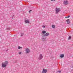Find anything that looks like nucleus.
<instances>
[{
	"label": "nucleus",
	"instance_id": "f03ea898",
	"mask_svg": "<svg viewBox=\"0 0 73 73\" xmlns=\"http://www.w3.org/2000/svg\"><path fill=\"white\" fill-rule=\"evenodd\" d=\"M25 52L26 53H29L31 52V51L28 48H26L25 49Z\"/></svg>",
	"mask_w": 73,
	"mask_h": 73
},
{
	"label": "nucleus",
	"instance_id": "1a4fd4ad",
	"mask_svg": "<svg viewBox=\"0 0 73 73\" xmlns=\"http://www.w3.org/2000/svg\"><path fill=\"white\" fill-rule=\"evenodd\" d=\"M25 22L26 23H29V20H25Z\"/></svg>",
	"mask_w": 73,
	"mask_h": 73
},
{
	"label": "nucleus",
	"instance_id": "423d86ee",
	"mask_svg": "<svg viewBox=\"0 0 73 73\" xmlns=\"http://www.w3.org/2000/svg\"><path fill=\"white\" fill-rule=\"evenodd\" d=\"M64 4L65 5H67L68 4V1H64L63 2Z\"/></svg>",
	"mask_w": 73,
	"mask_h": 73
},
{
	"label": "nucleus",
	"instance_id": "9b49d317",
	"mask_svg": "<svg viewBox=\"0 0 73 73\" xmlns=\"http://www.w3.org/2000/svg\"><path fill=\"white\" fill-rule=\"evenodd\" d=\"M46 32L45 31H42V33L43 34H45L46 33Z\"/></svg>",
	"mask_w": 73,
	"mask_h": 73
},
{
	"label": "nucleus",
	"instance_id": "7ed1b4c3",
	"mask_svg": "<svg viewBox=\"0 0 73 73\" xmlns=\"http://www.w3.org/2000/svg\"><path fill=\"white\" fill-rule=\"evenodd\" d=\"M43 58V56H42V54H40L39 55V57L38 58V59L39 60H41L42 58Z\"/></svg>",
	"mask_w": 73,
	"mask_h": 73
},
{
	"label": "nucleus",
	"instance_id": "412c9836",
	"mask_svg": "<svg viewBox=\"0 0 73 73\" xmlns=\"http://www.w3.org/2000/svg\"><path fill=\"white\" fill-rule=\"evenodd\" d=\"M42 39H43V40H45V39H46V38H42Z\"/></svg>",
	"mask_w": 73,
	"mask_h": 73
},
{
	"label": "nucleus",
	"instance_id": "dca6fc26",
	"mask_svg": "<svg viewBox=\"0 0 73 73\" xmlns=\"http://www.w3.org/2000/svg\"><path fill=\"white\" fill-rule=\"evenodd\" d=\"M23 35H24V33H22L21 34V36H23Z\"/></svg>",
	"mask_w": 73,
	"mask_h": 73
},
{
	"label": "nucleus",
	"instance_id": "f8f14e48",
	"mask_svg": "<svg viewBox=\"0 0 73 73\" xmlns=\"http://www.w3.org/2000/svg\"><path fill=\"white\" fill-rule=\"evenodd\" d=\"M52 27L53 28H55V25H52Z\"/></svg>",
	"mask_w": 73,
	"mask_h": 73
},
{
	"label": "nucleus",
	"instance_id": "ddd939ff",
	"mask_svg": "<svg viewBox=\"0 0 73 73\" xmlns=\"http://www.w3.org/2000/svg\"><path fill=\"white\" fill-rule=\"evenodd\" d=\"M71 38H72V37H71V36H69L68 37V40H70L71 39Z\"/></svg>",
	"mask_w": 73,
	"mask_h": 73
},
{
	"label": "nucleus",
	"instance_id": "f3484780",
	"mask_svg": "<svg viewBox=\"0 0 73 73\" xmlns=\"http://www.w3.org/2000/svg\"><path fill=\"white\" fill-rule=\"evenodd\" d=\"M22 53V52H19L18 53L19 54H21V53Z\"/></svg>",
	"mask_w": 73,
	"mask_h": 73
},
{
	"label": "nucleus",
	"instance_id": "9d476101",
	"mask_svg": "<svg viewBox=\"0 0 73 73\" xmlns=\"http://www.w3.org/2000/svg\"><path fill=\"white\" fill-rule=\"evenodd\" d=\"M64 57V54H61L60 56V57L61 58H63Z\"/></svg>",
	"mask_w": 73,
	"mask_h": 73
},
{
	"label": "nucleus",
	"instance_id": "4468645a",
	"mask_svg": "<svg viewBox=\"0 0 73 73\" xmlns=\"http://www.w3.org/2000/svg\"><path fill=\"white\" fill-rule=\"evenodd\" d=\"M18 48L19 49H20L22 48V47H21L20 46H19L18 47Z\"/></svg>",
	"mask_w": 73,
	"mask_h": 73
},
{
	"label": "nucleus",
	"instance_id": "20e7f679",
	"mask_svg": "<svg viewBox=\"0 0 73 73\" xmlns=\"http://www.w3.org/2000/svg\"><path fill=\"white\" fill-rule=\"evenodd\" d=\"M49 35V33H47L45 35H42V37H44V36H48Z\"/></svg>",
	"mask_w": 73,
	"mask_h": 73
},
{
	"label": "nucleus",
	"instance_id": "0eeeda50",
	"mask_svg": "<svg viewBox=\"0 0 73 73\" xmlns=\"http://www.w3.org/2000/svg\"><path fill=\"white\" fill-rule=\"evenodd\" d=\"M47 72V70L45 69H43L42 72V73H46Z\"/></svg>",
	"mask_w": 73,
	"mask_h": 73
},
{
	"label": "nucleus",
	"instance_id": "a211bd4d",
	"mask_svg": "<svg viewBox=\"0 0 73 73\" xmlns=\"http://www.w3.org/2000/svg\"><path fill=\"white\" fill-rule=\"evenodd\" d=\"M31 11H32V10H30L29 11V13H30V12H31Z\"/></svg>",
	"mask_w": 73,
	"mask_h": 73
},
{
	"label": "nucleus",
	"instance_id": "aec40b11",
	"mask_svg": "<svg viewBox=\"0 0 73 73\" xmlns=\"http://www.w3.org/2000/svg\"><path fill=\"white\" fill-rule=\"evenodd\" d=\"M58 72H59V73H61V71H58Z\"/></svg>",
	"mask_w": 73,
	"mask_h": 73
},
{
	"label": "nucleus",
	"instance_id": "6ab92c4d",
	"mask_svg": "<svg viewBox=\"0 0 73 73\" xmlns=\"http://www.w3.org/2000/svg\"><path fill=\"white\" fill-rule=\"evenodd\" d=\"M42 27L43 28H45V26H42Z\"/></svg>",
	"mask_w": 73,
	"mask_h": 73
},
{
	"label": "nucleus",
	"instance_id": "f257e3e1",
	"mask_svg": "<svg viewBox=\"0 0 73 73\" xmlns=\"http://www.w3.org/2000/svg\"><path fill=\"white\" fill-rule=\"evenodd\" d=\"M8 64V61H5L4 62H3L2 63V67L3 68H5L6 66H7V65Z\"/></svg>",
	"mask_w": 73,
	"mask_h": 73
},
{
	"label": "nucleus",
	"instance_id": "6e6552de",
	"mask_svg": "<svg viewBox=\"0 0 73 73\" xmlns=\"http://www.w3.org/2000/svg\"><path fill=\"white\" fill-rule=\"evenodd\" d=\"M69 21H70V20L69 19H67L66 20L67 24H70V22Z\"/></svg>",
	"mask_w": 73,
	"mask_h": 73
},
{
	"label": "nucleus",
	"instance_id": "2eb2a0df",
	"mask_svg": "<svg viewBox=\"0 0 73 73\" xmlns=\"http://www.w3.org/2000/svg\"><path fill=\"white\" fill-rule=\"evenodd\" d=\"M69 17H70V16H68V17H65V18H69Z\"/></svg>",
	"mask_w": 73,
	"mask_h": 73
},
{
	"label": "nucleus",
	"instance_id": "4be33fe9",
	"mask_svg": "<svg viewBox=\"0 0 73 73\" xmlns=\"http://www.w3.org/2000/svg\"><path fill=\"white\" fill-rule=\"evenodd\" d=\"M52 1H55L56 0H51Z\"/></svg>",
	"mask_w": 73,
	"mask_h": 73
},
{
	"label": "nucleus",
	"instance_id": "39448f33",
	"mask_svg": "<svg viewBox=\"0 0 73 73\" xmlns=\"http://www.w3.org/2000/svg\"><path fill=\"white\" fill-rule=\"evenodd\" d=\"M56 13H57L58 12H60V9L59 8H56Z\"/></svg>",
	"mask_w": 73,
	"mask_h": 73
}]
</instances>
